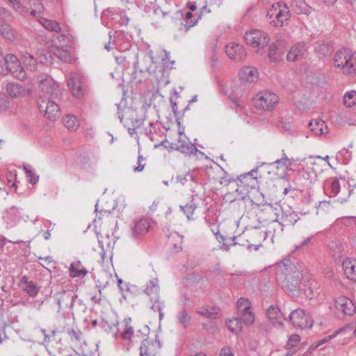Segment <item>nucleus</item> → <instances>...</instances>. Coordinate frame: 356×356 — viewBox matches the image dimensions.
<instances>
[{
  "instance_id": "41",
  "label": "nucleus",
  "mask_w": 356,
  "mask_h": 356,
  "mask_svg": "<svg viewBox=\"0 0 356 356\" xmlns=\"http://www.w3.org/2000/svg\"><path fill=\"white\" fill-rule=\"evenodd\" d=\"M200 18V15L195 17L191 12H187L185 15V23L184 24V26L186 27L185 31H187L189 28L195 26Z\"/></svg>"
},
{
  "instance_id": "12",
  "label": "nucleus",
  "mask_w": 356,
  "mask_h": 356,
  "mask_svg": "<svg viewBox=\"0 0 356 356\" xmlns=\"http://www.w3.org/2000/svg\"><path fill=\"white\" fill-rule=\"evenodd\" d=\"M335 307L338 311L348 316H352L356 312L353 300L344 296L339 297L335 300Z\"/></svg>"
},
{
  "instance_id": "20",
  "label": "nucleus",
  "mask_w": 356,
  "mask_h": 356,
  "mask_svg": "<svg viewBox=\"0 0 356 356\" xmlns=\"http://www.w3.org/2000/svg\"><path fill=\"white\" fill-rule=\"evenodd\" d=\"M306 48L303 44L298 43L293 46L286 55L288 61H295L301 58L305 53Z\"/></svg>"
},
{
  "instance_id": "57",
  "label": "nucleus",
  "mask_w": 356,
  "mask_h": 356,
  "mask_svg": "<svg viewBox=\"0 0 356 356\" xmlns=\"http://www.w3.org/2000/svg\"><path fill=\"white\" fill-rule=\"evenodd\" d=\"M134 333L133 327L126 324L125 330L121 334L124 339H129Z\"/></svg>"
},
{
  "instance_id": "6",
  "label": "nucleus",
  "mask_w": 356,
  "mask_h": 356,
  "mask_svg": "<svg viewBox=\"0 0 356 356\" xmlns=\"http://www.w3.org/2000/svg\"><path fill=\"white\" fill-rule=\"evenodd\" d=\"M38 87L44 97L49 96L51 99H58L61 95V90L58 83L47 74H41L38 77Z\"/></svg>"
},
{
  "instance_id": "7",
  "label": "nucleus",
  "mask_w": 356,
  "mask_h": 356,
  "mask_svg": "<svg viewBox=\"0 0 356 356\" xmlns=\"http://www.w3.org/2000/svg\"><path fill=\"white\" fill-rule=\"evenodd\" d=\"M67 85L72 95L78 98L82 97L86 92L85 77L78 72H71L67 79Z\"/></svg>"
},
{
  "instance_id": "25",
  "label": "nucleus",
  "mask_w": 356,
  "mask_h": 356,
  "mask_svg": "<svg viewBox=\"0 0 356 356\" xmlns=\"http://www.w3.org/2000/svg\"><path fill=\"white\" fill-rule=\"evenodd\" d=\"M159 286L157 279L151 280L144 289V293L150 297V301H153V298L159 297Z\"/></svg>"
},
{
  "instance_id": "18",
  "label": "nucleus",
  "mask_w": 356,
  "mask_h": 356,
  "mask_svg": "<svg viewBox=\"0 0 356 356\" xmlns=\"http://www.w3.org/2000/svg\"><path fill=\"white\" fill-rule=\"evenodd\" d=\"M238 76L241 81L252 83L257 79L258 72L255 68L245 66L240 70Z\"/></svg>"
},
{
  "instance_id": "43",
  "label": "nucleus",
  "mask_w": 356,
  "mask_h": 356,
  "mask_svg": "<svg viewBox=\"0 0 356 356\" xmlns=\"http://www.w3.org/2000/svg\"><path fill=\"white\" fill-rule=\"evenodd\" d=\"M198 313L200 315L206 316V317H207L209 318H211V319H215L219 315L218 309L214 308V307L203 308L201 310H200L198 312Z\"/></svg>"
},
{
  "instance_id": "26",
  "label": "nucleus",
  "mask_w": 356,
  "mask_h": 356,
  "mask_svg": "<svg viewBox=\"0 0 356 356\" xmlns=\"http://www.w3.org/2000/svg\"><path fill=\"white\" fill-rule=\"evenodd\" d=\"M293 10L297 14L309 15L311 7H309L304 0H293L291 3Z\"/></svg>"
},
{
  "instance_id": "58",
  "label": "nucleus",
  "mask_w": 356,
  "mask_h": 356,
  "mask_svg": "<svg viewBox=\"0 0 356 356\" xmlns=\"http://www.w3.org/2000/svg\"><path fill=\"white\" fill-rule=\"evenodd\" d=\"M193 2L198 7V9L201 10V13L204 11L209 12V10H207L206 0H193Z\"/></svg>"
},
{
  "instance_id": "42",
  "label": "nucleus",
  "mask_w": 356,
  "mask_h": 356,
  "mask_svg": "<svg viewBox=\"0 0 356 356\" xmlns=\"http://www.w3.org/2000/svg\"><path fill=\"white\" fill-rule=\"evenodd\" d=\"M24 63L30 69L33 71L37 68V62L35 58L29 53L24 52L23 54Z\"/></svg>"
},
{
  "instance_id": "19",
  "label": "nucleus",
  "mask_w": 356,
  "mask_h": 356,
  "mask_svg": "<svg viewBox=\"0 0 356 356\" xmlns=\"http://www.w3.org/2000/svg\"><path fill=\"white\" fill-rule=\"evenodd\" d=\"M0 35L10 41H15L18 38V33L6 22L0 23Z\"/></svg>"
},
{
  "instance_id": "22",
  "label": "nucleus",
  "mask_w": 356,
  "mask_h": 356,
  "mask_svg": "<svg viewBox=\"0 0 356 356\" xmlns=\"http://www.w3.org/2000/svg\"><path fill=\"white\" fill-rule=\"evenodd\" d=\"M21 284L22 285L23 290L30 296H35L39 291V287L37 284L33 281L29 280L26 276L22 277Z\"/></svg>"
},
{
  "instance_id": "48",
  "label": "nucleus",
  "mask_w": 356,
  "mask_h": 356,
  "mask_svg": "<svg viewBox=\"0 0 356 356\" xmlns=\"http://www.w3.org/2000/svg\"><path fill=\"white\" fill-rule=\"evenodd\" d=\"M243 322L247 325L253 324L255 320L254 314L251 311H248L244 313L240 314Z\"/></svg>"
},
{
  "instance_id": "49",
  "label": "nucleus",
  "mask_w": 356,
  "mask_h": 356,
  "mask_svg": "<svg viewBox=\"0 0 356 356\" xmlns=\"http://www.w3.org/2000/svg\"><path fill=\"white\" fill-rule=\"evenodd\" d=\"M24 170L28 178V181L31 184H36L39 180V176L36 175L30 168L29 165H24Z\"/></svg>"
},
{
  "instance_id": "23",
  "label": "nucleus",
  "mask_w": 356,
  "mask_h": 356,
  "mask_svg": "<svg viewBox=\"0 0 356 356\" xmlns=\"http://www.w3.org/2000/svg\"><path fill=\"white\" fill-rule=\"evenodd\" d=\"M258 168L257 167L248 173L240 175L234 181H238L241 184L248 186L249 188H252L254 179H257V177H254V175L257 172Z\"/></svg>"
},
{
  "instance_id": "47",
  "label": "nucleus",
  "mask_w": 356,
  "mask_h": 356,
  "mask_svg": "<svg viewBox=\"0 0 356 356\" xmlns=\"http://www.w3.org/2000/svg\"><path fill=\"white\" fill-rule=\"evenodd\" d=\"M344 104L347 107H353L356 105V92L346 93L343 97Z\"/></svg>"
},
{
  "instance_id": "17",
  "label": "nucleus",
  "mask_w": 356,
  "mask_h": 356,
  "mask_svg": "<svg viewBox=\"0 0 356 356\" xmlns=\"http://www.w3.org/2000/svg\"><path fill=\"white\" fill-rule=\"evenodd\" d=\"M344 274L348 279L356 282V260L346 259L342 263Z\"/></svg>"
},
{
  "instance_id": "60",
  "label": "nucleus",
  "mask_w": 356,
  "mask_h": 356,
  "mask_svg": "<svg viewBox=\"0 0 356 356\" xmlns=\"http://www.w3.org/2000/svg\"><path fill=\"white\" fill-rule=\"evenodd\" d=\"M144 160L142 155L138 156V165L134 168V172H141L144 169L145 164H142V161Z\"/></svg>"
},
{
  "instance_id": "54",
  "label": "nucleus",
  "mask_w": 356,
  "mask_h": 356,
  "mask_svg": "<svg viewBox=\"0 0 356 356\" xmlns=\"http://www.w3.org/2000/svg\"><path fill=\"white\" fill-rule=\"evenodd\" d=\"M177 318H178L179 322L184 327H186L188 326V325L189 324L190 316H188V314L186 310H183V311L180 312L177 315Z\"/></svg>"
},
{
  "instance_id": "27",
  "label": "nucleus",
  "mask_w": 356,
  "mask_h": 356,
  "mask_svg": "<svg viewBox=\"0 0 356 356\" xmlns=\"http://www.w3.org/2000/svg\"><path fill=\"white\" fill-rule=\"evenodd\" d=\"M175 148L184 154H195L198 151L197 148L191 142L181 140L178 141Z\"/></svg>"
},
{
  "instance_id": "11",
  "label": "nucleus",
  "mask_w": 356,
  "mask_h": 356,
  "mask_svg": "<svg viewBox=\"0 0 356 356\" xmlns=\"http://www.w3.org/2000/svg\"><path fill=\"white\" fill-rule=\"evenodd\" d=\"M98 156L90 149H81L76 152L75 162L83 168H89L97 163Z\"/></svg>"
},
{
  "instance_id": "55",
  "label": "nucleus",
  "mask_w": 356,
  "mask_h": 356,
  "mask_svg": "<svg viewBox=\"0 0 356 356\" xmlns=\"http://www.w3.org/2000/svg\"><path fill=\"white\" fill-rule=\"evenodd\" d=\"M148 341L147 339H144L140 348V354L141 356H152L151 352L149 350L147 347Z\"/></svg>"
},
{
  "instance_id": "34",
  "label": "nucleus",
  "mask_w": 356,
  "mask_h": 356,
  "mask_svg": "<svg viewBox=\"0 0 356 356\" xmlns=\"http://www.w3.org/2000/svg\"><path fill=\"white\" fill-rule=\"evenodd\" d=\"M40 22L44 29L50 31L58 33L61 29L60 24L56 21L42 18Z\"/></svg>"
},
{
  "instance_id": "56",
  "label": "nucleus",
  "mask_w": 356,
  "mask_h": 356,
  "mask_svg": "<svg viewBox=\"0 0 356 356\" xmlns=\"http://www.w3.org/2000/svg\"><path fill=\"white\" fill-rule=\"evenodd\" d=\"M134 114H135V111L131 112V117H132V127L133 130L136 131V129H139L141 127V125L143 124L144 119L143 118H134Z\"/></svg>"
},
{
  "instance_id": "36",
  "label": "nucleus",
  "mask_w": 356,
  "mask_h": 356,
  "mask_svg": "<svg viewBox=\"0 0 356 356\" xmlns=\"http://www.w3.org/2000/svg\"><path fill=\"white\" fill-rule=\"evenodd\" d=\"M316 51L321 56L325 57L332 53L333 47L327 42H322L316 47Z\"/></svg>"
},
{
  "instance_id": "2",
  "label": "nucleus",
  "mask_w": 356,
  "mask_h": 356,
  "mask_svg": "<svg viewBox=\"0 0 356 356\" xmlns=\"http://www.w3.org/2000/svg\"><path fill=\"white\" fill-rule=\"evenodd\" d=\"M267 17L273 19L270 23L275 26H283L289 24L291 17L289 8L282 2H277L272 5L267 11Z\"/></svg>"
},
{
  "instance_id": "32",
  "label": "nucleus",
  "mask_w": 356,
  "mask_h": 356,
  "mask_svg": "<svg viewBox=\"0 0 356 356\" xmlns=\"http://www.w3.org/2000/svg\"><path fill=\"white\" fill-rule=\"evenodd\" d=\"M53 54L55 56L65 63H70L72 60L71 53L66 49L55 47L53 50Z\"/></svg>"
},
{
  "instance_id": "38",
  "label": "nucleus",
  "mask_w": 356,
  "mask_h": 356,
  "mask_svg": "<svg viewBox=\"0 0 356 356\" xmlns=\"http://www.w3.org/2000/svg\"><path fill=\"white\" fill-rule=\"evenodd\" d=\"M282 152H283V154H282V158L277 159L274 162L270 163V165H274L277 164V165H280L281 166L289 168L292 165V163L295 161V160L293 158L292 159L288 158L284 152V150H282ZM277 168L278 169L279 166H277Z\"/></svg>"
},
{
  "instance_id": "39",
  "label": "nucleus",
  "mask_w": 356,
  "mask_h": 356,
  "mask_svg": "<svg viewBox=\"0 0 356 356\" xmlns=\"http://www.w3.org/2000/svg\"><path fill=\"white\" fill-rule=\"evenodd\" d=\"M228 329L234 333H238L242 330V321L238 318L231 319L227 322Z\"/></svg>"
},
{
  "instance_id": "4",
  "label": "nucleus",
  "mask_w": 356,
  "mask_h": 356,
  "mask_svg": "<svg viewBox=\"0 0 356 356\" xmlns=\"http://www.w3.org/2000/svg\"><path fill=\"white\" fill-rule=\"evenodd\" d=\"M244 39L248 45L254 49L256 53L261 54L270 41L266 32L257 29L246 32Z\"/></svg>"
},
{
  "instance_id": "59",
  "label": "nucleus",
  "mask_w": 356,
  "mask_h": 356,
  "mask_svg": "<svg viewBox=\"0 0 356 356\" xmlns=\"http://www.w3.org/2000/svg\"><path fill=\"white\" fill-rule=\"evenodd\" d=\"M300 340V337L298 334H293L291 335L288 341L287 346H295L296 343H298Z\"/></svg>"
},
{
  "instance_id": "61",
  "label": "nucleus",
  "mask_w": 356,
  "mask_h": 356,
  "mask_svg": "<svg viewBox=\"0 0 356 356\" xmlns=\"http://www.w3.org/2000/svg\"><path fill=\"white\" fill-rule=\"evenodd\" d=\"M336 334H337V332L334 334L327 336V337H324L323 339L318 340V341L316 343L314 348H317V347L327 343V341H329L330 340L333 339L336 336Z\"/></svg>"
},
{
  "instance_id": "50",
  "label": "nucleus",
  "mask_w": 356,
  "mask_h": 356,
  "mask_svg": "<svg viewBox=\"0 0 356 356\" xmlns=\"http://www.w3.org/2000/svg\"><path fill=\"white\" fill-rule=\"evenodd\" d=\"M183 236H180L177 233H175L171 236V241H175L176 243H173V248L175 252H180L182 250L181 243Z\"/></svg>"
},
{
  "instance_id": "28",
  "label": "nucleus",
  "mask_w": 356,
  "mask_h": 356,
  "mask_svg": "<svg viewBox=\"0 0 356 356\" xmlns=\"http://www.w3.org/2000/svg\"><path fill=\"white\" fill-rule=\"evenodd\" d=\"M70 275L72 277L85 276L88 270L82 266L81 261L72 262L69 268Z\"/></svg>"
},
{
  "instance_id": "21",
  "label": "nucleus",
  "mask_w": 356,
  "mask_h": 356,
  "mask_svg": "<svg viewBox=\"0 0 356 356\" xmlns=\"http://www.w3.org/2000/svg\"><path fill=\"white\" fill-rule=\"evenodd\" d=\"M7 93L12 97L19 98L26 94V88L17 83H9L6 87Z\"/></svg>"
},
{
  "instance_id": "9",
  "label": "nucleus",
  "mask_w": 356,
  "mask_h": 356,
  "mask_svg": "<svg viewBox=\"0 0 356 356\" xmlns=\"http://www.w3.org/2000/svg\"><path fill=\"white\" fill-rule=\"evenodd\" d=\"M53 298L58 305V312H60L67 308L72 309L76 295L72 290L63 289L54 293Z\"/></svg>"
},
{
  "instance_id": "37",
  "label": "nucleus",
  "mask_w": 356,
  "mask_h": 356,
  "mask_svg": "<svg viewBox=\"0 0 356 356\" xmlns=\"http://www.w3.org/2000/svg\"><path fill=\"white\" fill-rule=\"evenodd\" d=\"M356 72V51L353 54L349 49L348 61L345 70L346 74H355Z\"/></svg>"
},
{
  "instance_id": "10",
  "label": "nucleus",
  "mask_w": 356,
  "mask_h": 356,
  "mask_svg": "<svg viewBox=\"0 0 356 356\" xmlns=\"http://www.w3.org/2000/svg\"><path fill=\"white\" fill-rule=\"evenodd\" d=\"M289 318L294 327L300 329L311 328L314 323L309 314L306 313L302 309H297L291 312Z\"/></svg>"
},
{
  "instance_id": "31",
  "label": "nucleus",
  "mask_w": 356,
  "mask_h": 356,
  "mask_svg": "<svg viewBox=\"0 0 356 356\" xmlns=\"http://www.w3.org/2000/svg\"><path fill=\"white\" fill-rule=\"evenodd\" d=\"M298 219V214L294 211L284 212L282 215V222L280 224L282 226L293 225Z\"/></svg>"
},
{
  "instance_id": "13",
  "label": "nucleus",
  "mask_w": 356,
  "mask_h": 356,
  "mask_svg": "<svg viewBox=\"0 0 356 356\" xmlns=\"http://www.w3.org/2000/svg\"><path fill=\"white\" fill-rule=\"evenodd\" d=\"M225 51L229 58L237 61L243 60L246 55L243 47L234 42L227 44L225 48Z\"/></svg>"
},
{
  "instance_id": "15",
  "label": "nucleus",
  "mask_w": 356,
  "mask_h": 356,
  "mask_svg": "<svg viewBox=\"0 0 356 356\" xmlns=\"http://www.w3.org/2000/svg\"><path fill=\"white\" fill-rule=\"evenodd\" d=\"M152 221L149 218H142L137 221L132 228V234L138 237L147 233L151 227Z\"/></svg>"
},
{
  "instance_id": "5",
  "label": "nucleus",
  "mask_w": 356,
  "mask_h": 356,
  "mask_svg": "<svg viewBox=\"0 0 356 356\" xmlns=\"http://www.w3.org/2000/svg\"><path fill=\"white\" fill-rule=\"evenodd\" d=\"M278 101V97L269 91L259 92L252 99L254 107L264 111L274 109Z\"/></svg>"
},
{
  "instance_id": "64",
  "label": "nucleus",
  "mask_w": 356,
  "mask_h": 356,
  "mask_svg": "<svg viewBox=\"0 0 356 356\" xmlns=\"http://www.w3.org/2000/svg\"><path fill=\"white\" fill-rule=\"evenodd\" d=\"M40 260H43L47 264H49L53 262V257L51 256H47L44 257H39Z\"/></svg>"
},
{
  "instance_id": "46",
  "label": "nucleus",
  "mask_w": 356,
  "mask_h": 356,
  "mask_svg": "<svg viewBox=\"0 0 356 356\" xmlns=\"http://www.w3.org/2000/svg\"><path fill=\"white\" fill-rule=\"evenodd\" d=\"M164 56L162 58V63L163 65L164 70H171L173 68L175 60L170 59V53L166 50H163Z\"/></svg>"
},
{
  "instance_id": "3",
  "label": "nucleus",
  "mask_w": 356,
  "mask_h": 356,
  "mask_svg": "<svg viewBox=\"0 0 356 356\" xmlns=\"http://www.w3.org/2000/svg\"><path fill=\"white\" fill-rule=\"evenodd\" d=\"M0 67L2 72L10 73L13 77L24 80L26 74L16 56L13 54L6 55L2 60H0Z\"/></svg>"
},
{
  "instance_id": "33",
  "label": "nucleus",
  "mask_w": 356,
  "mask_h": 356,
  "mask_svg": "<svg viewBox=\"0 0 356 356\" xmlns=\"http://www.w3.org/2000/svg\"><path fill=\"white\" fill-rule=\"evenodd\" d=\"M63 124L69 130H76L79 127L77 118L73 115H67L63 118Z\"/></svg>"
},
{
  "instance_id": "62",
  "label": "nucleus",
  "mask_w": 356,
  "mask_h": 356,
  "mask_svg": "<svg viewBox=\"0 0 356 356\" xmlns=\"http://www.w3.org/2000/svg\"><path fill=\"white\" fill-rule=\"evenodd\" d=\"M219 356H234L231 348H223L221 349Z\"/></svg>"
},
{
  "instance_id": "8",
  "label": "nucleus",
  "mask_w": 356,
  "mask_h": 356,
  "mask_svg": "<svg viewBox=\"0 0 356 356\" xmlns=\"http://www.w3.org/2000/svg\"><path fill=\"white\" fill-rule=\"evenodd\" d=\"M51 97H40L38 104L40 113H43L47 118L55 120L60 115V108L56 102Z\"/></svg>"
},
{
  "instance_id": "24",
  "label": "nucleus",
  "mask_w": 356,
  "mask_h": 356,
  "mask_svg": "<svg viewBox=\"0 0 356 356\" xmlns=\"http://www.w3.org/2000/svg\"><path fill=\"white\" fill-rule=\"evenodd\" d=\"M312 131L316 135H323L328 132V128L322 120H312L309 124Z\"/></svg>"
},
{
  "instance_id": "40",
  "label": "nucleus",
  "mask_w": 356,
  "mask_h": 356,
  "mask_svg": "<svg viewBox=\"0 0 356 356\" xmlns=\"http://www.w3.org/2000/svg\"><path fill=\"white\" fill-rule=\"evenodd\" d=\"M236 306L239 314L251 310L250 301L245 298H241L237 300Z\"/></svg>"
},
{
  "instance_id": "30",
  "label": "nucleus",
  "mask_w": 356,
  "mask_h": 356,
  "mask_svg": "<svg viewBox=\"0 0 356 356\" xmlns=\"http://www.w3.org/2000/svg\"><path fill=\"white\" fill-rule=\"evenodd\" d=\"M325 190H330V196H336L340 191V184L339 180L334 177L325 181Z\"/></svg>"
},
{
  "instance_id": "53",
  "label": "nucleus",
  "mask_w": 356,
  "mask_h": 356,
  "mask_svg": "<svg viewBox=\"0 0 356 356\" xmlns=\"http://www.w3.org/2000/svg\"><path fill=\"white\" fill-rule=\"evenodd\" d=\"M313 236H308L300 242V243L295 245V251H300L309 248L312 243Z\"/></svg>"
},
{
  "instance_id": "1",
  "label": "nucleus",
  "mask_w": 356,
  "mask_h": 356,
  "mask_svg": "<svg viewBox=\"0 0 356 356\" xmlns=\"http://www.w3.org/2000/svg\"><path fill=\"white\" fill-rule=\"evenodd\" d=\"M277 280L282 282V286L290 292L300 290L301 269L299 264L290 259H284L278 263L276 267Z\"/></svg>"
},
{
  "instance_id": "14",
  "label": "nucleus",
  "mask_w": 356,
  "mask_h": 356,
  "mask_svg": "<svg viewBox=\"0 0 356 356\" xmlns=\"http://www.w3.org/2000/svg\"><path fill=\"white\" fill-rule=\"evenodd\" d=\"M266 315L273 325L282 326L285 320L280 308L277 305H270L266 310Z\"/></svg>"
},
{
  "instance_id": "63",
  "label": "nucleus",
  "mask_w": 356,
  "mask_h": 356,
  "mask_svg": "<svg viewBox=\"0 0 356 356\" xmlns=\"http://www.w3.org/2000/svg\"><path fill=\"white\" fill-rule=\"evenodd\" d=\"M187 176H188V175H186L185 176L179 175L177 177V181L178 182H180L182 185H184L188 181Z\"/></svg>"
},
{
  "instance_id": "44",
  "label": "nucleus",
  "mask_w": 356,
  "mask_h": 356,
  "mask_svg": "<svg viewBox=\"0 0 356 356\" xmlns=\"http://www.w3.org/2000/svg\"><path fill=\"white\" fill-rule=\"evenodd\" d=\"M44 342L49 343V344L48 346L51 349V350L53 352H54V353L57 352L58 353H61L62 347H61V344H60V341L59 342L56 341L55 339L51 340V337L46 335L44 337Z\"/></svg>"
},
{
  "instance_id": "51",
  "label": "nucleus",
  "mask_w": 356,
  "mask_h": 356,
  "mask_svg": "<svg viewBox=\"0 0 356 356\" xmlns=\"http://www.w3.org/2000/svg\"><path fill=\"white\" fill-rule=\"evenodd\" d=\"M237 186V188L236 189V192L238 193L239 198L244 199L248 194L249 193L250 188L239 183L238 181H235Z\"/></svg>"
},
{
  "instance_id": "45",
  "label": "nucleus",
  "mask_w": 356,
  "mask_h": 356,
  "mask_svg": "<svg viewBox=\"0 0 356 356\" xmlns=\"http://www.w3.org/2000/svg\"><path fill=\"white\" fill-rule=\"evenodd\" d=\"M67 334L73 342L79 343L82 340V332L80 330L68 329Z\"/></svg>"
},
{
  "instance_id": "52",
  "label": "nucleus",
  "mask_w": 356,
  "mask_h": 356,
  "mask_svg": "<svg viewBox=\"0 0 356 356\" xmlns=\"http://www.w3.org/2000/svg\"><path fill=\"white\" fill-rule=\"evenodd\" d=\"M153 300L154 302L152 305L151 308L154 312H158L159 313V318L161 319L163 316L162 312L163 303L159 301V296L156 299L153 298Z\"/></svg>"
},
{
  "instance_id": "16",
  "label": "nucleus",
  "mask_w": 356,
  "mask_h": 356,
  "mask_svg": "<svg viewBox=\"0 0 356 356\" xmlns=\"http://www.w3.org/2000/svg\"><path fill=\"white\" fill-rule=\"evenodd\" d=\"M349 49L346 48L341 49L334 55V63L337 67L342 68L343 73L348 65Z\"/></svg>"
},
{
  "instance_id": "35",
  "label": "nucleus",
  "mask_w": 356,
  "mask_h": 356,
  "mask_svg": "<svg viewBox=\"0 0 356 356\" xmlns=\"http://www.w3.org/2000/svg\"><path fill=\"white\" fill-rule=\"evenodd\" d=\"M180 209L189 220H194L193 214L197 209V205L194 203L193 200H191L185 206H180Z\"/></svg>"
},
{
  "instance_id": "29",
  "label": "nucleus",
  "mask_w": 356,
  "mask_h": 356,
  "mask_svg": "<svg viewBox=\"0 0 356 356\" xmlns=\"http://www.w3.org/2000/svg\"><path fill=\"white\" fill-rule=\"evenodd\" d=\"M280 44H272L268 47V58L271 61L277 62L283 56L284 52L280 47Z\"/></svg>"
}]
</instances>
